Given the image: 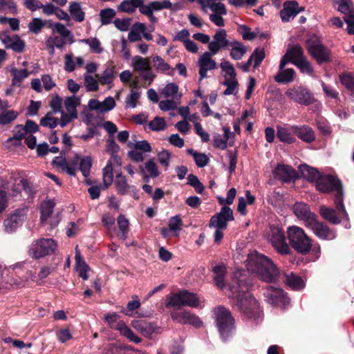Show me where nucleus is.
<instances>
[{
    "instance_id": "nucleus-1",
    "label": "nucleus",
    "mask_w": 354,
    "mask_h": 354,
    "mask_svg": "<svg viewBox=\"0 0 354 354\" xmlns=\"http://www.w3.org/2000/svg\"><path fill=\"white\" fill-rule=\"evenodd\" d=\"M248 286L239 280L234 284L228 286L227 296L230 299V304L233 309L241 313L249 319H257L259 317V304L251 295L246 293Z\"/></svg>"
},
{
    "instance_id": "nucleus-2",
    "label": "nucleus",
    "mask_w": 354,
    "mask_h": 354,
    "mask_svg": "<svg viewBox=\"0 0 354 354\" xmlns=\"http://www.w3.org/2000/svg\"><path fill=\"white\" fill-rule=\"evenodd\" d=\"M250 270L257 274V277L266 283L277 281L280 271L273 261L268 257L256 254L250 258Z\"/></svg>"
},
{
    "instance_id": "nucleus-3",
    "label": "nucleus",
    "mask_w": 354,
    "mask_h": 354,
    "mask_svg": "<svg viewBox=\"0 0 354 354\" xmlns=\"http://www.w3.org/2000/svg\"><path fill=\"white\" fill-rule=\"evenodd\" d=\"M287 236L290 245L297 252L306 255L313 247V240L305 231L298 226H290L287 229Z\"/></svg>"
},
{
    "instance_id": "nucleus-4",
    "label": "nucleus",
    "mask_w": 354,
    "mask_h": 354,
    "mask_svg": "<svg viewBox=\"0 0 354 354\" xmlns=\"http://www.w3.org/2000/svg\"><path fill=\"white\" fill-rule=\"evenodd\" d=\"M215 322L221 338L225 341L234 329V319L231 312L223 306H219L214 310Z\"/></svg>"
},
{
    "instance_id": "nucleus-5",
    "label": "nucleus",
    "mask_w": 354,
    "mask_h": 354,
    "mask_svg": "<svg viewBox=\"0 0 354 354\" xmlns=\"http://www.w3.org/2000/svg\"><path fill=\"white\" fill-rule=\"evenodd\" d=\"M198 306L199 299L196 294L187 290H180L166 296L165 306L167 308L174 307L180 309L183 306L196 308Z\"/></svg>"
},
{
    "instance_id": "nucleus-6",
    "label": "nucleus",
    "mask_w": 354,
    "mask_h": 354,
    "mask_svg": "<svg viewBox=\"0 0 354 354\" xmlns=\"http://www.w3.org/2000/svg\"><path fill=\"white\" fill-rule=\"evenodd\" d=\"M306 48L311 57L316 60L317 64L332 62L331 50L318 40L310 38L306 40Z\"/></svg>"
},
{
    "instance_id": "nucleus-7",
    "label": "nucleus",
    "mask_w": 354,
    "mask_h": 354,
    "mask_svg": "<svg viewBox=\"0 0 354 354\" xmlns=\"http://www.w3.org/2000/svg\"><path fill=\"white\" fill-rule=\"evenodd\" d=\"M57 246L53 239H40L30 245L28 252L32 258L38 259L53 254Z\"/></svg>"
},
{
    "instance_id": "nucleus-8",
    "label": "nucleus",
    "mask_w": 354,
    "mask_h": 354,
    "mask_svg": "<svg viewBox=\"0 0 354 354\" xmlns=\"http://www.w3.org/2000/svg\"><path fill=\"white\" fill-rule=\"evenodd\" d=\"M220 67L225 73V80L222 84L227 86V88L224 91L223 95H236L238 92L239 82L233 64L229 61H223L221 63Z\"/></svg>"
},
{
    "instance_id": "nucleus-9",
    "label": "nucleus",
    "mask_w": 354,
    "mask_h": 354,
    "mask_svg": "<svg viewBox=\"0 0 354 354\" xmlns=\"http://www.w3.org/2000/svg\"><path fill=\"white\" fill-rule=\"evenodd\" d=\"M269 241L277 252L282 255L292 253L289 245L286 241V236L283 229L279 226L270 227Z\"/></svg>"
},
{
    "instance_id": "nucleus-10",
    "label": "nucleus",
    "mask_w": 354,
    "mask_h": 354,
    "mask_svg": "<svg viewBox=\"0 0 354 354\" xmlns=\"http://www.w3.org/2000/svg\"><path fill=\"white\" fill-rule=\"evenodd\" d=\"M285 93L288 97L299 104L308 106L315 101L313 93L304 86H294L288 89Z\"/></svg>"
},
{
    "instance_id": "nucleus-11",
    "label": "nucleus",
    "mask_w": 354,
    "mask_h": 354,
    "mask_svg": "<svg viewBox=\"0 0 354 354\" xmlns=\"http://www.w3.org/2000/svg\"><path fill=\"white\" fill-rule=\"evenodd\" d=\"M26 218V211L25 209H17L10 213L3 221L5 230L8 233H12L22 225Z\"/></svg>"
},
{
    "instance_id": "nucleus-12",
    "label": "nucleus",
    "mask_w": 354,
    "mask_h": 354,
    "mask_svg": "<svg viewBox=\"0 0 354 354\" xmlns=\"http://www.w3.org/2000/svg\"><path fill=\"white\" fill-rule=\"evenodd\" d=\"M0 40L8 49H12L16 53H23L26 43L18 35L10 36L8 30L0 32Z\"/></svg>"
},
{
    "instance_id": "nucleus-13",
    "label": "nucleus",
    "mask_w": 354,
    "mask_h": 354,
    "mask_svg": "<svg viewBox=\"0 0 354 354\" xmlns=\"http://www.w3.org/2000/svg\"><path fill=\"white\" fill-rule=\"evenodd\" d=\"M342 182L339 179L330 174H322L315 183L317 191L322 193H330L335 189L341 187Z\"/></svg>"
},
{
    "instance_id": "nucleus-14",
    "label": "nucleus",
    "mask_w": 354,
    "mask_h": 354,
    "mask_svg": "<svg viewBox=\"0 0 354 354\" xmlns=\"http://www.w3.org/2000/svg\"><path fill=\"white\" fill-rule=\"evenodd\" d=\"M306 227L313 230L314 234L321 239L331 240L335 237V232L327 225L319 221L317 217L308 223Z\"/></svg>"
},
{
    "instance_id": "nucleus-15",
    "label": "nucleus",
    "mask_w": 354,
    "mask_h": 354,
    "mask_svg": "<svg viewBox=\"0 0 354 354\" xmlns=\"http://www.w3.org/2000/svg\"><path fill=\"white\" fill-rule=\"evenodd\" d=\"M171 317L174 321L181 324H191L198 328L203 326L201 319L187 310L172 312L171 313Z\"/></svg>"
},
{
    "instance_id": "nucleus-16",
    "label": "nucleus",
    "mask_w": 354,
    "mask_h": 354,
    "mask_svg": "<svg viewBox=\"0 0 354 354\" xmlns=\"http://www.w3.org/2000/svg\"><path fill=\"white\" fill-rule=\"evenodd\" d=\"M273 174L274 178L283 183H290L298 178L297 172L291 166L284 164H277Z\"/></svg>"
},
{
    "instance_id": "nucleus-17",
    "label": "nucleus",
    "mask_w": 354,
    "mask_h": 354,
    "mask_svg": "<svg viewBox=\"0 0 354 354\" xmlns=\"http://www.w3.org/2000/svg\"><path fill=\"white\" fill-rule=\"evenodd\" d=\"M132 326L143 336L149 339L153 337V334L160 333V328L154 322H149L144 319L137 320L132 322Z\"/></svg>"
},
{
    "instance_id": "nucleus-18",
    "label": "nucleus",
    "mask_w": 354,
    "mask_h": 354,
    "mask_svg": "<svg viewBox=\"0 0 354 354\" xmlns=\"http://www.w3.org/2000/svg\"><path fill=\"white\" fill-rule=\"evenodd\" d=\"M226 37L227 32L224 29H220L214 34V40L210 41L208 45L209 50L212 55L218 53L221 48L229 47V40Z\"/></svg>"
},
{
    "instance_id": "nucleus-19",
    "label": "nucleus",
    "mask_w": 354,
    "mask_h": 354,
    "mask_svg": "<svg viewBox=\"0 0 354 354\" xmlns=\"http://www.w3.org/2000/svg\"><path fill=\"white\" fill-rule=\"evenodd\" d=\"M296 216L305 223V226L311 223L317 216L310 211L309 205L304 203H296L293 206Z\"/></svg>"
},
{
    "instance_id": "nucleus-20",
    "label": "nucleus",
    "mask_w": 354,
    "mask_h": 354,
    "mask_svg": "<svg viewBox=\"0 0 354 354\" xmlns=\"http://www.w3.org/2000/svg\"><path fill=\"white\" fill-rule=\"evenodd\" d=\"M212 55V53L211 52H205L198 59L199 82H201L207 77V71L216 68V63L211 58Z\"/></svg>"
},
{
    "instance_id": "nucleus-21",
    "label": "nucleus",
    "mask_w": 354,
    "mask_h": 354,
    "mask_svg": "<svg viewBox=\"0 0 354 354\" xmlns=\"http://www.w3.org/2000/svg\"><path fill=\"white\" fill-rule=\"evenodd\" d=\"M293 133L301 140L306 143H312L315 140V133L314 130L308 125H293Z\"/></svg>"
},
{
    "instance_id": "nucleus-22",
    "label": "nucleus",
    "mask_w": 354,
    "mask_h": 354,
    "mask_svg": "<svg viewBox=\"0 0 354 354\" xmlns=\"http://www.w3.org/2000/svg\"><path fill=\"white\" fill-rule=\"evenodd\" d=\"M298 7L297 1H287L283 3V8L280 11V17L283 22H288L290 19L297 16L296 8Z\"/></svg>"
},
{
    "instance_id": "nucleus-23",
    "label": "nucleus",
    "mask_w": 354,
    "mask_h": 354,
    "mask_svg": "<svg viewBox=\"0 0 354 354\" xmlns=\"http://www.w3.org/2000/svg\"><path fill=\"white\" fill-rule=\"evenodd\" d=\"M299 169L302 178L310 183H315V184L322 174L317 169L306 164L301 165Z\"/></svg>"
},
{
    "instance_id": "nucleus-24",
    "label": "nucleus",
    "mask_w": 354,
    "mask_h": 354,
    "mask_svg": "<svg viewBox=\"0 0 354 354\" xmlns=\"http://www.w3.org/2000/svg\"><path fill=\"white\" fill-rule=\"evenodd\" d=\"M283 282L295 290H299L304 287L303 279L292 272L290 274L285 273L283 274Z\"/></svg>"
},
{
    "instance_id": "nucleus-25",
    "label": "nucleus",
    "mask_w": 354,
    "mask_h": 354,
    "mask_svg": "<svg viewBox=\"0 0 354 354\" xmlns=\"http://www.w3.org/2000/svg\"><path fill=\"white\" fill-rule=\"evenodd\" d=\"M319 214L325 221L333 225H337L341 223V218L337 216L336 211L333 208L322 205L319 207Z\"/></svg>"
},
{
    "instance_id": "nucleus-26",
    "label": "nucleus",
    "mask_w": 354,
    "mask_h": 354,
    "mask_svg": "<svg viewBox=\"0 0 354 354\" xmlns=\"http://www.w3.org/2000/svg\"><path fill=\"white\" fill-rule=\"evenodd\" d=\"M292 126L290 128L277 127V137L282 142L292 144L296 141L293 136Z\"/></svg>"
},
{
    "instance_id": "nucleus-27",
    "label": "nucleus",
    "mask_w": 354,
    "mask_h": 354,
    "mask_svg": "<svg viewBox=\"0 0 354 354\" xmlns=\"http://www.w3.org/2000/svg\"><path fill=\"white\" fill-rule=\"evenodd\" d=\"M79 160H80L79 169L82 175L85 178H87L90 174L91 168L92 167V159L90 156H86L80 159V156L78 154H76L73 160V163L76 165Z\"/></svg>"
},
{
    "instance_id": "nucleus-28",
    "label": "nucleus",
    "mask_w": 354,
    "mask_h": 354,
    "mask_svg": "<svg viewBox=\"0 0 354 354\" xmlns=\"http://www.w3.org/2000/svg\"><path fill=\"white\" fill-rule=\"evenodd\" d=\"M116 329L120 332L121 335L128 338L132 342L139 344L142 342V339L136 336L131 328L123 322L118 323Z\"/></svg>"
},
{
    "instance_id": "nucleus-29",
    "label": "nucleus",
    "mask_w": 354,
    "mask_h": 354,
    "mask_svg": "<svg viewBox=\"0 0 354 354\" xmlns=\"http://www.w3.org/2000/svg\"><path fill=\"white\" fill-rule=\"evenodd\" d=\"M295 76V71L293 68L279 69L274 77V80L278 83H289L294 80Z\"/></svg>"
},
{
    "instance_id": "nucleus-30",
    "label": "nucleus",
    "mask_w": 354,
    "mask_h": 354,
    "mask_svg": "<svg viewBox=\"0 0 354 354\" xmlns=\"http://www.w3.org/2000/svg\"><path fill=\"white\" fill-rule=\"evenodd\" d=\"M68 11L74 21L82 22L84 20L85 12L82 10L80 3L75 1L71 2Z\"/></svg>"
},
{
    "instance_id": "nucleus-31",
    "label": "nucleus",
    "mask_w": 354,
    "mask_h": 354,
    "mask_svg": "<svg viewBox=\"0 0 354 354\" xmlns=\"http://www.w3.org/2000/svg\"><path fill=\"white\" fill-rule=\"evenodd\" d=\"M114 185L118 193L120 195L128 194L130 186L127 183L126 176L122 175V173L116 175Z\"/></svg>"
},
{
    "instance_id": "nucleus-32",
    "label": "nucleus",
    "mask_w": 354,
    "mask_h": 354,
    "mask_svg": "<svg viewBox=\"0 0 354 354\" xmlns=\"http://www.w3.org/2000/svg\"><path fill=\"white\" fill-rule=\"evenodd\" d=\"M339 79L348 91L354 93V72H343L339 74Z\"/></svg>"
},
{
    "instance_id": "nucleus-33",
    "label": "nucleus",
    "mask_w": 354,
    "mask_h": 354,
    "mask_svg": "<svg viewBox=\"0 0 354 354\" xmlns=\"http://www.w3.org/2000/svg\"><path fill=\"white\" fill-rule=\"evenodd\" d=\"M53 166H57L62 169V171H66L69 176H74L76 174L75 167L69 166L68 163L65 158L60 157H55L52 161Z\"/></svg>"
},
{
    "instance_id": "nucleus-34",
    "label": "nucleus",
    "mask_w": 354,
    "mask_h": 354,
    "mask_svg": "<svg viewBox=\"0 0 354 354\" xmlns=\"http://www.w3.org/2000/svg\"><path fill=\"white\" fill-rule=\"evenodd\" d=\"M133 66L136 71H149L151 67L147 59L143 58L140 56H135L132 59Z\"/></svg>"
},
{
    "instance_id": "nucleus-35",
    "label": "nucleus",
    "mask_w": 354,
    "mask_h": 354,
    "mask_svg": "<svg viewBox=\"0 0 354 354\" xmlns=\"http://www.w3.org/2000/svg\"><path fill=\"white\" fill-rule=\"evenodd\" d=\"M198 2L202 6V7L208 6L212 11L216 12L217 15H225L227 14V10L224 3H209L205 0H197Z\"/></svg>"
},
{
    "instance_id": "nucleus-36",
    "label": "nucleus",
    "mask_w": 354,
    "mask_h": 354,
    "mask_svg": "<svg viewBox=\"0 0 354 354\" xmlns=\"http://www.w3.org/2000/svg\"><path fill=\"white\" fill-rule=\"evenodd\" d=\"M55 205V203L51 200L44 201L41 206L40 210V219L41 221L47 220L52 215Z\"/></svg>"
},
{
    "instance_id": "nucleus-37",
    "label": "nucleus",
    "mask_w": 354,
    "mask_h": 354,
    "mask_svg": "<svg viewBox=\"0 0 354 354\" xmlns=\"http://www.w3.org/2000/svg\"><path fill=\"white\" fill-rule=\"evenodd\" d=\"M10 73L13 76L12 80V84L14 86L17 85L19 86H20L21 82L29 75V72L27 69L17 70L15 68H12Z\"/></svg>"
},
{
    "instance_id": "nucleus-38",
    "label": "nucleus",
    "mask_w": 354,
    "mask_h": 354,
    "mask_svg": "<svg viewBox=\"0 0 354 354\" xmlns=\"http://www.w3.org/2000/svg\"><path fill=\"white\" fill-rule=\"evenodd\" d=\"M113 165L111 160L107 162L106 167L103 169V181L104 188H108L113 183Z\"/></svg>"
},
{
    "instance_id": "nucleus-39",
    "label": "nucleus",
    "mask_w": 354,
    "mask_h": 354,
    "mask_svg": "<svg viewBox=\"0 0 354 354\" xmlns=\"http://www.w3.org/2000/svg\"><path fill=\"white\" fill-rule=\"evenodd\" d=\"M39 124L53 129L58 125V118L53 117V112L48 111L44 117L41 118Z\"/></svg>"
},
{
    "instance_id": "nucleus-40",
    "label": "nucleus",
    "mask_w": 354,
    "mask_h": 354,
    "mask_svg": "<svg viewBox=\"0 0 354 354\" xmlns=\"http://www.w3.org/2000/svg\"><path fill=\"white\" fill-rule=\"evenodd\" d=\"M118 225L121 232V237L125 240L129 231V222L123 214H120L117 218Z\"/></svg>"
},
{
    "instance_id": "nucleus-41",
    "label": "nucleus",
    "mask_w": 354,
    "mask_h": 354,
    "mask_svg": "<svg viewBox=\"0 0 354 354\" xmlns=\"http://www.w3.org/2000/svg\"><path fill=\"white\" fill-rule=\"evenodd\" d=\"M80 104V100L76 96L68 97L64 101L65 108L68 113H75L77 114L76 108Z\"/></svg>"
},
{
    "instance_id": "nucleus-42",
    "label": "nucleus",
    "mask_w": 354,
    "mask_h": 354,
    "mask_svg": "<svg viewBox=\"0 0 354 354\" xmlns=\"http://www.w3.org/2000/svg\"><path fill=\"white\" fill-rule=\"evenodd\" d=\"M116 12L113 8H107L100 12V21L102 25H107L111 23L112 19L115 16Z\"/></svg>"
},
{
    "instance_id": "nucleus-43",
    "label": "nucleus",
    "mask_w": 354,
    "mask_h": 354,
    "mask_svg": "<svg viewBox=\"0 0 354 354\" xmlns=\"http://www.w3.org/2000/svg\"><path fill=\"white\" fill-rule=\"evenodd\" d=\"M19 115V113L14 110L2 111L0 114V124L6 125L14 121Z\"/></svg>"
},
{
    "instance_id": "nucleus-44",
    "label": "nucleus",
    "mask_w": 354,
    "mask_h": 354,
    "mask_svg": "<svg viewBox=\"0 0 354 354\" xmlns=\"http://www.w3.org/2000/svg\"><path fill=\"white\" fill-rule=\"evenodd\" d=\"M286 53L291 57L292 60H299L304 58V50L299 44H295L288 48Z\"/></svg>"
},
{
    "instance_id": "nucleus-45",
    "label": "nucleus",
    "mask_w": 354,
    "mask_h": 354,
    "mask_svg": "<svg viewBox=\"0 0 354 354\" xmlns=\"http://www.w3.org/2000/svg\"><path fill=\"white\" fill-rule=\"evenodd\" d=\"M81 41L88 44L92 52L95 53H101L103 51V48L101 47V43L100 40L96 37L84 39Z\"/></svg>"
},
{
    "instance_id": "nucleus-46",
    "label": "nucleus",
    "mask_w": 354,
    "mask_h": 354,
    "mask_svg": "<svg viewBox=\"0 0 354 354\" xmlns=\"http://www.w3.org/2000/svg\"><path fill=\"white\" fill-rule=\"evenodd\" d=\"M293 64L300 69L301 73H306L308 75H312L313 73V68L305 57L302 59L295 60Z\"/></svg>"
},
{
    "instance_id": "nucleus-47",
    "label": "nucleus",
    "mask_w": 354,
    "mask_h": 354,
    "mask_svg": "<svg viewBox=\"0 0 354 354\" xmlns=\"http://www.w3.org/2000/svg\"><path fill=\"white\" fill-rule=\"evenodd\" d=\"M183 225V221L180 215L171 216L169 219L168 227L174 233H177L178 232L182 230Z\"/></svg>"
},
{
    "instance_id": "nucleus-48",
    "label": "nucleus",
    "mask_w": 354,
    "mask_h": 354,
    "mask_svg": "<svg viewBox=\"0 0 354 354\" xmlns=\"http://www.w3.org/2000/svg\"><path fill=\"white\" fill-rule=\"evenodd\" d=\"M209 227H213L218 229H226L227 227V221L223 219L216 214L212 216L209 223Z\"/></svg>"
},
{
    "instance_id": "nucleus-49",
    "label": "nucleus",
    "mask_w": 354,
    "mask_h": 354,
    "mask_svg": "<svg viewBox=\"0 0 354 354\" xmlns=\"http://www.w3.org/2000/svg\"><path fill=\"white\" fill-rule=\"evenodd\" d=\"M187 184L193 187L196 192L202 194L204 191V185L199 181L198 177L192 174L187 176Z\"/></svg>"
},
{
    "instance_id": "nucleus-50",
    "label": "nucleus",
    "mask_w": 354,
    "mask_h": 354,
    "mask_svg": "<svg viewBox=\"0 0 354 354\" xmlns=\"http://www.w3.org/2000/svg\"><path fill=\"white\" fill-rule=\"evenodd\" d=\"M114 67H109L104 72L101 77H99V82L101 84H108L112 82L114 77Z\"/></svg>"
},
{
    "instance_id": "nucleus-51",
    "label": "nucleus",
    "mask_w": 354,
    "mask_h": 354,
    "mask_svg": "<svg viewBox=\"0 0 354 354\" xmlns=\"http://www.w3.org/2000/svg\"><path fill=\"white\" fill-rule=\"evenodd\" d=\"M153 66L157 71L162 72H166L171 69V66L169 64L165 62V60L159 55H156L153 57Z\"/></svg>"
},
{
    "instance_id": "nucleus-52",
    "label": "nucleus",
    "mask_w": 354,
    "mask_h": 354,
    "mask_svg": "<svg viewBox=\"0 0 354 354\" xmlns=\"http://www.w3.org/2000/svg\"><path fill=\"white\" fill-rule=\"evenodd\" d=\"M178 86L175 83L167 84L161 91V94L165 97H173L178 93Z\"/></svg>"
},
{
    "instance_id": "nucleus-53",
    "label": "nucleus",
    "mask_w": 354,
    "mask_h": 354,
    "mask_svg": "<svg viewBox=\"0 0 354 354\" xmlns=\"http://www.w3.org/2000/svg\"><path fill=\"white\" fill-rule=\"evenodd\" d=\"M149 127L152 131H158L165 129L166 123L163 118L156 116L149 123Z\"/></svg>"
},
{
    "instance_id": "nucleus-54",
    "label": "nucleus",
    "mask_w": 354,
    "mask_h": 354,
    "mask_svg": "<svg viewBox=\"0 0 354 354\" xmlns=\"http://www.w3.org/2000/svg\"><path fill=\"white\" fill-rule=\"evenodd\" d=\"M129 147H133L134 149L140 150L142 152H151L152 148L149 142L147 140L138 141L135 144L129 143Z\"/></svg>"
},
{
    "instance_id": "nucleus-55",
    "label": "nucleus",
    "mask_w": 354,
    "mask_h": 354,
    "mask_svg": "<svg viewBox=\"0 0 354 354\" xmlns=\"http://www.w3.org/2000/svg\"><path fill=\"white\" fill-rule=\"evenodd\" d=\"M239 32L242 35L244 40L252 41L257 37V34L252 32L251 28L245 25L239 26Z\"/></svg>"
},
{
    "instance_id": "nucleus-56",
    "label": "nucleus",
    "mask_w": 354,
    "mask_h": 354,
    "mask_svg": "<svg viewBox=\"0 0 354 354\" xmlns=\"http://www.w3.org/2000/svg\"><path fill=\"white\" fill-rule=\"evenodd\" d=\"M150 7L152 12L162 9L171 8V3L169 0H163L162 1H154L150 2Z\"/></svg>"
},
{
    "instance_id": "nucleus-57",
    "label": "nucleus",
    "mask_w": 354,
    "mask_h": 354,
    "mask_svg": "<svg viewBox=\"0 0 354 354\" xmlns=\"http://www.w3.org/2000/svg\"><path fill=\"white\" fill-rule=\"evenodd\" d=\"M62 99L58 95L53 96L49 103V106L52 109L53 113H62Z\"/></svg>"
},
{
    "instance_id": "nucleus-58",
    "label": "nucleus",
    "mask_w": 354,
    "mask_h": 354,
    "mask_svg": "<svg viewBox=\"0 0 354 354\" xmlns=\"http://www.w3.org/2000/svg\"><path fill=\"white\" fill-rule=\"evenodd\" d=\"M266 57V53L264 49L259 50V48H256L252 55H250V57H252V60H254V68L258 67L262 62V61Z\"/></svg>"
},
{
    "instance_id": "nucleus-59",
    "label": "nucleus",
    "mask_w": 354,
    "mask_h": 354,
    "mask_svg": "<svg viewBox=\"0 0 354 354\" xmlns=\"http://www.w3.org/2000/svg\"><path fill=\"white\" fill-rule=\"evenodd\" d=\"M44 25L45 24L42 21V19L39 18H34L32 19L31 22L29 23L28 28L30 31L35 34H37L41 31V28L44 26Z\"/></svg>"
},
{
    "instance_id": "nucleus-60",
    "label": "nucleus",
    "mask_w": 354,
    "mask_h": 354,
    "mask_svg": "<svg viewBox=\"0 0 354 354\" xmlns=\"http://www.w3.org/2000/svg\"><path fill=\"white\" fill-rule=\"evenodd\" d=\"M56 336L57 339L62 343H65L73 338V335L68 328H61L57 330Z\"/></svg>"
},
{
    "instance_id": "nucleus-61",
    "label": "nucleus",
    "mask_w": 354,
    "mask_h": 354,
    "mask_svg": "<svg viewBox=\"0 0 354 354\" xmlns=\"http://www.w3.org/2000/svg\"><path fill=\"white\" fill-rule=\"evenodd\" d=\"M247 52L246 47L243 45L241 47H234L231 49L230 55L234 60H240Z\"/></svg>"
},
{
    "instance_id": "nucleus-62",
    "label": "nucleus",
    "mask_w": 354,
    "mask_h": 354,
    "mask_svg": "<svg viewBox=\"0 0 354 354\" xmlns=\"http://www.w3.org/2000/svg\"><path fill=\"white\" fill-rule=\"evenodd\" d=\"M85 86L88 91H96L98 90V83L92 75L84 76Z\"/></svg>"
},
{
    "instance_id": "nucleus-63",
    "label": "nucleus",
    "mask_w": 354,
    "mask_h": 354,
    "mask_svg": "<svg viewBox=\"0 0 354 354\" xmlns=\"http://www.w3.org/2000/svg\"><path fill=\"white\" fill-rule=\"evenodd\" d=\"M216 214H218L223 219L227 221V222L234 220L233 211L229 206H223L220 212L216 213Z\"/></svg>"
},
{
    "instance_id": "nucleus-64",
    "label": "nucleus",
    "mask_w": 354,
    "mask_h": 354,
    "mask_svg": "<svg viewBox=\"0 0 354 354\" xmlns=\"http://www.w3.org/2000/svg\"><path fill=\"white\" fill-rule=\"evenodd\" d=\"M120 150V146L115 142L113 137L109 138L106 140V151L111 155L118 153Z\"/></svg>"
}]
</instances>
